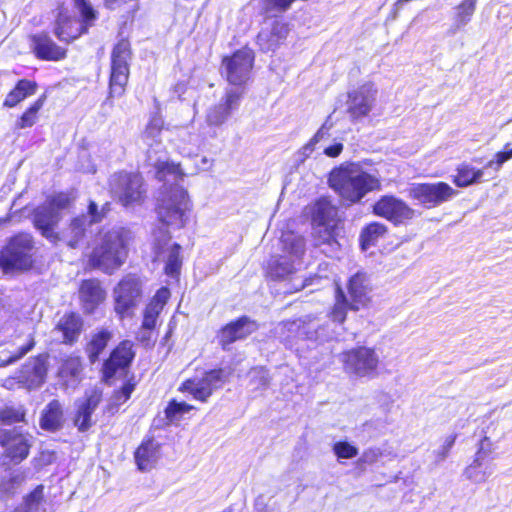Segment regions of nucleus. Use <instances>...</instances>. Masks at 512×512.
<instances>
[{
  "mask_svg": "<svg viewBox=\"0 0 512 512\" xmlns=\"http://www.w3.org/2000/svg\"><path fill=\"white\" fill-rule=\"evenodd\" d=\"M329 187L347 205L361 202L369 193L382 188L381 179L364 170L358 163L345 162L334 167L328 175Z\"/></svg>",
  "mask_w": 512,
  "mask_h": 512,
  "instance_id": "1",
  "label": "nucleus"
},
{
  "mask_svg": "<svg viewBox=\"0 0 512 512\" xmlns=\"http://www.w3.org/2000/svg\"><path fill=\"white\" fill-rule=\"evenodd\" d=\"M129 255L128 241L120 230H109L93 241L83 258L85 269L99 270L107 275L118 271Z\"/></svg>",
  "mask_w": 512,
  "mask_h": 512,
  "instance_id": "2",
  "label": "nucleus"
},
{
  "mask_svg": "<svg viewBox=\"0 0 512 512\" xmlns=\"http://www.w3.org/2000/svg\"><path fill=\"white\" fill-rule=\"evenodd\" d=\"M371 291L368 275L364 271H357L348 278L346 291L337 284L334 302L327 314L329 320L335 324H344L349 311L358 312L370 305Z\"/></svg>",
  "mask_w": 512,
  "mask_h": 512,
  "instance_id": "3",
  "label": "nucleus"
},
{
  "mask_svg": "<svg viewBox=\"0 0 512 512\" xmlns=\"http://www.w3.org/2000/svg\"><path fill=\"white\" fill-rule=\"evenodd\" d=\"M112 198L123 208L143 206L148 200V184L140 171L118 170L108 180Z\"/></svg>",
  "mask_w": 512,
  "mask_h": 512,
  "instance_id": "4",
  "label": "nucleus"
},
{
  "mask_svg": "<svg viewBox=\"0 0 512 512\" xmlns=\"http://www.w3.org/2000/svg\"><path fill=\"white\" fill-rule=\"evenodd\" d=\"M133 51L128 38H120L112 47L106 101L125 95L130 79V61Z\"/></svg>",
  "mask_w": 512,
  "mask_h": 512,
  "instance_id": "5",
  "label": "nucleus"
},
{
  "mask_svg": "<svg viewBox=\"0 0 512 512\" xmlns=\"http://www.w3.org/2000/svg\"><path fill=\"white\" fill-rule=\"evenodd\" d=\"M34 242L28 235L11 236L0 249V269L4 273L28 271L34 266Z\"/></svg>",
  "mask_w": 512,
  "mask_h": 512,
  "instance_id": "6",
  "label": "nucleus"
},
{
  "mask_svg": "<svg viewBox=\"0 0 512 512\" xmlns=\"http://www.w3.org/2000/svg\"><path fill=\"white\" fill-rule=\"evenodd\" d=\"M254 64V51L250 47L244 46L222 57L221 74L228 84L243 91L251 79Z\"/></svg>",
  "mask_w": 512,
  "mask_h": 512,
  "instance_id": "7",
  "label": "nucleus"
},
{
  "mask_svg": "<svg viewBox=\"0 0 512 512\" xmlns=\"http://www.w3.org/2000/svg\"><path fill=\"white\" fill-rule=\"evenodd\" d=\"M229 373L225 368L216 367L204 371L201 378L190 377L181 382L178 391L190 395L200 403H207L215 391L228 382Z\"/></svg>",
  "mask_w": 512,
  "mask_h": 512,
  "instance_id": "8",
  "label": "nucleus"
},
{
  "mask_svg": "<svg viewBox=\"0 0 512 512\" xmlns=\"http://www.w3.org/2000/svg\"><path fill=\"white\" fill-rule=\"evenodd\" d=\"M136 357L134 343L131 340H121L109 352L100 367V379L105 384L112 382L129 372Z\"/></svg>",
  "mask_w": 512,
  "mask_h": 512,
  "instance_id": "9",
  "label": "nucleus"
},
{
  "mask_svg": "<svg viewBox=\"0 0 512 512\" xmlns=\"http://www.w3.org/2000/svg\"><path fill=\"white\" fill-rule=\"evenodd\" d=\"M142 296L140 278L133 273L124 275L113 289L114 312L120 320L131 317Z\"/></svg>",
  "mask_w": 512,
  "mask_h": 512,
  "instance_id": "10",
  "label": "nucleus"
},
{
  "mask_svg": "<svg viewBox=\"0 0 512 512\" xmlns=\"http://www.w3.org/2000/svg\"><path fill=\"white\" fill-rule=\"evenodd\" d=\"M343 369L356 377L372 378L377 375L380 364L375 348L356 346L341 353Z\"/></svg>",
  "mask_w": 512,
  "mask_h": 512,
  "instance_id": "11",
  "label": "nucleus"
},
{
  "mask_svg": "<svg viewBox=\"0 0 512 512\" xmlns=\"http://www.w3.org/2000/svg\"><path fill=\"white\" fill-rule=\"evenodd\" d=\"M190 210V201L185 190L170 191L164 195L156 207L158 220L166 226L183 228L185 214Z\"/></svg>",
  "mask_w": 512,
  "mask_h": 512,
  "instance_id": "12",
  "label": "nucleus"
},
{
  "mask_svg": "<svg viewBox=\"0 0 512 512\" xmlns=\"http://www.w3.org/2000/svg\"><path fill=\"white\" fill-rule=\"evenodd\" d=\"M373 215L383 218L394 226L411 223L416 217V210L405 200L392 194L380 196L372 205Z\"/></svg>",
  "mask_w": 512,
  "mask_h": 512,
  "instance_id": "13",
  "label": "nucleus"
},
{
  "mask_svg": "<svg viewBox=\"0 0 512 512\" xmlns=\"http://www.w3.org/2000/svg\"><path fill=\"white\" fill-rule=\"evenodd\" d=\"M457 192L446 182L414 183L409 197L426 209H433L450 200Z\"/></svg>",
  "mask_w": 512,
  "mask_h": 512,
  "instance_id": "14",
  "label": "nucleus"
},
{
  "mask_svg": "<svg viewBox=\"0 0 512 512\" xmlns=\"http://www.w3.org/2000/svg\"><path fill=\"white\" fill-rule=\"evenodd\" d=\"M310 216L312 222L317 226L329 228L328 237L320 240L318 245L328 244L330 246H339L334 231L341 220L338 215V207L332 202L330 197L321 196L317 198L311 206Z\"/></svg>",
  "mask_w": 512,
  "mask_h": 512,
  "instance_id": "15",
  "label": "nucleus"
},
{
  "mask_svg": "<svg viewBox=\"0 0 512 512\" xmlns=\"http://www.w3.org/2000/svg\"><path fill=\"white\" fill-rule=\"evenodd\" d=\"M259 328L256 320L247 315H241L221 326L216 332L218 346L223 351H230L232 345L244 341Z\"/></svg>",
  "mask_w": 512,
  "mask_h": 512,
  "instance_id": "16",
  "label": "nucleus"
},
{
  "mask_svg": "<svg viewBox=\"0 0 512 512\" xmlns=\"http://www.w3.org/2000/svg\"><path fill=\"white\" fill-rule=\"evenodd\" d=\"M32 445L25 434L16 429H0L1 458L4 462L18 465L30 454Z\"/></svg>",
  "mask_w": 512,
  "mask_h": 512,
  "instance_id": "17",
  "label": "nucleus"
},
{
  "mask_svg": "<svg viewBox=\"0 0 512 512\" xmlns=\"http://www.w3.org/2000/svg\"><path fill=\"white\" fill-rule=\"evenodd\" d=\"M28 41L31 53L39 61L59 62L67 58V48L59 45L48 31L32 33Z\"/></svg>",
  "mask_w": 512,
  "mask_h": 512,
  "instance_id": "18",
  "label": "nucleus"
},
{
  "mask_svg": "<svg viewBox=\"0 0 512 512\" xmlns=\"http://www.w3.org/2000/svg\"><path fill=\"white\" fill-rule=\"evenodd\" d=\"M243 94L241 90H226L221 101L208 109L205 117L207 125L219 127L225 124L232 113L239 108Z\"/></svg>",
  "mask_w": 512,
  "mask_h": 512,
  "instance_id": "19",
  "label": "nucleus"
},
{
  "mask_svg": "<svg viewBox=\"0 0 512 512\" xmlns=\"http://www.w3.org/2000/svg\"><path fill=\"white\" fill-rule=\"evenodd\" d=\"M47 360V353H40L29 358L18 370L19 383L28 389H36L42 386L48 373Z\"/></svg>",
  "mask_w": 512,
  "mask_h": 512,
  "instance_id": "20",
  "label": "nucleus"
},
{
  "mask_svg": "<svg viewBox=\"0 0 512 512\" xmlns=\"http://www.w3.org/2000/svg\"><path fill=\"white\" fill-rule=\"evenodd\" d=\"M53 33L60 42L65 44H71L83 35L88 34L77 20V17L63 6L58 9L53 21Z\"/></svg>",
  "mask_w": 512,
  "mask_h": 512,
  "instance_id": "21",
  "label": "nucleus"
},
{
  "mask_svg": "<svg viewBox=\"0 0 512 512\" xmlns=\"http://www.w3.org/2000/svg\"><path fill=\"white\" fill-rule=\"evenodd\" d=\"M103 400V391L92 388L86 391L82 401L77 405L73 416V425L81 433L87 432L93 425L92 415Z\"/></svg>",
  "mask_w": 512,
  "mask_h": 512,
  "instance_id": "22",
  "label": "nucleus"
},
{
  "mask_svg": "<svg viewBox=\"0 0 512 512\" xmlns=\"http://www.w3.org/2000/svg\"><path fill=\"white\" fill-rule=\"evenodd\" d=\"M80 305L86 314H93L107 298V292L100 279H83L78 286Z\"/></svg>",
  "mask_w": 512,
  "mask_h": 512,
  "instance_id": "23",
  "label": "nucleus"
},
{
  "mask_svg": "<svg viewBox=\"0 0 512 512\" xmlns=\"http://www.w3.org/2000/svg\"><path fill=\"white\" fill-rule=\"evenodd\" d=\"M19 339L20 336H16L0 344V368L17 363L36 346V340L32 334L28 335L23 343H19Z\"/></svg>",
  "mask_w": 512,
  "mask_h": 512,
  "instance_id": "24",
  "label": "nucleus"
},
{
  "mask_svg": "<svg viewBox=\"0 0 512 512\" xmlns=\"http://www.w3.org/2000/svg\"><path fill=\"white\" fill-rule=\"evenodd\" d=\"M84 330V320L78 312H65L54 326L61 336V343L66 346H74L78 343Z\"/></svg>",
  "mask_w": 512,
  "mask_h": 512,
  "instance_id": "25",
  "label": "nucleus"
},
{
  "mask_svg": "<svg viewBox=\"0 0 512 512\" xmlns=\"http://www.w3.org/2000/svg\"><path fill=\"white\" fill-rule=\"evenodd\" d=\"M289 24L282 19H275L270 30H260L256 35V44L262 52L275 51L289 34Z\"/></svg>",
  "mask_w": 512,
  "mask_h": 512,
  "instance_id": "26",
  "label": "nucleus"
},
{
  "mask_svg": "<svg viewBox=\"0 0 512 512\" xmlns=\"http://www.w3.org/2000/svg\"><path fill=\"white\" fill-rule=\"evenodd\" d=\"M376 91L371 89V93L361 87L347 94V113L352 120H359L369 115L375 102Z\"/></svg>",
  "mask_w": 512,
  "mask_h": 512,
  "instance_id": "27",
  "label": "nucleus"
},
{
  "mask_svg": "<svg viewBox=\"0 0 512 512\" xmlns=\"http://www.w3.org/2000/svg\"><path fill=\"white\" fill-rule=\"evenodd\" d=\"M170 296V290L166 286H163L156 291L143 311V319L141 323L142 330L153 331L156 329L157 320Z\"/></svg>",
  "mask_w": 512,
  "mask_h": 512,
  "instance_id": "28",
  "label": "nucleus"
},
{
  "mask_svg": "<svg viewBox=\"0 0 512 512\" xmlns=\"http://www.w3.org/2000/svg\"><path fill=\"white\" fill-rule=\"evenodd\" d=\"M112 339L113 331L107 327H99L90 334L84 345V351L90 364L99 361Z\"/></svg>",
  "mask_w": 512,
  "mask_h": 512,
  "instance_id": "29",
  "label": "nucleus"
},
{
  "mask_svg": "<svg viewBox=\"0 0 512 512\" xmlns=\"http://www.w3.org/2000/svg\"><path fill=\"white\" fill-rule=\"evenodd\" d=\"M159 450L160 444L155 438L152 435H146L133 453L137 469L142 472L150 470L158 458Z\"/></svg>",
  "mask_w": 512,
  "mask_h": 512,
  "instance_id": "30",
  "label": "nucleus"
},
{
  "mask_svg": "<svg viewBox=\"0 0 512 512\" xmlns=\"http://www.w3.org/2000/svg\"><path fill=\"white\" fill-rule=\"evenodd\" d=\"M61 220V215L49 208H37L33 212L32 222L34 227L40 231L41 235L45 238L55 241L59 239L58 234L54 231Z\"/></svg>",
  "mask_w": 512,
  "mask_h": 512,
  "instance_id": "31",
  "label": "nucleus"
},
{
  "mask_svg": "<svg viewBox=\"0 0 512 512\" xmlns=\"http://www.w3.org/2000/svg\"><path fill=\"white\" fill-rule=\"evenodd\" d=\"M37 90L38 84L35 80L28 78L18 79L6 94L2 106L7 109L15 108L24 100L33 96Z\"/></svg>",
  "mask_w": 512,
  "mask_h": 512,
  "instance_id": "32",
  "label": "nucleus"
},
{
  "mask_svg": "<svg viewBox=\"0 0 512 512\" xmlns=\"http://www.w3.org/2000/svg\"><path fill=\"white\" fill-rule=\"evenodd\" d=\"M64 420L63 404L60 400L53 399L42 410L39 426L42 430L53 433L63 427Z\"/></svg>",
  "mask_w": 512,
  "mask_h": 512,
  "instance_id": "33",
  "label": "nucleus"
},
{
  "mask_svg": "<svg viewBox=\"0 0 512 512\" xmlns=\"http://www.w3.org/2000/svg\"><path fill=\"white\" fill-rule=\"evenodd\" d=\"M47 100V94L42 93L38 98L32 101L17 117L13 129L21 131L36 125L40 119V112Z\"/></svg>",
  "mask_w": 512,
  "mask_h": 512,
  "instance_id": "34",
  "label": "nucleus"
},
{
  "mask_svg": "<svg viewBox=\"0 0 512 512\" xmlns=\"http://www.w3.org/2000/svg\"><path fill=\"white\" fill-rule=\"evenodd\" d=\"M389 234V228L386 224L379 221H372L365 224L359 234V245L362 251L374 247L378 242L386 238Z\"/></svg>",
  "mask_w": 512,
  "mask_h": 512,
  "instance_id": "35",
  "label": "nucleus"
},
{
  "mask_svg": "<svg viewBox=\"0 0 512 512\" xmlns=\"http://www.w3.org/2000/svg\"><path fill=\"white\" fill-rule=\"evenodd\" d=\"M491 452V443L487 436H484L479 443L478 450L470 465L464 471L466 477L470 480L480 481L484 479L485 472L481 470L483 460Z\"/></svg>",
  "mask_w": 512,
  "mask_h": 512,
  "instance_id": "36",
  "label": "nucleus"
},
{
  "mask_svg": "<svg viewBox=\"0 0 512 512\" xmlns=\"http://www.w3.org/2000/svg\"><path fill=\"white\" fill-rule=\"evenodd\" d=\"M84 370L82 358L79 355H66L58 368V375L65 381L80 380Z\"/></svg>",
  "mask_w": 512,
  "mask_h": 512,
  "instance_id": "37",
  "label": "nucleus"
},
{
  "mask_svg": "<svg viewBox=\"0 0 512 512\" xmlns=\"http://www.w3.org/2000/svg\"><path fill=\"white\" fill-rule=\"evenodd\" d=\"M45 502V486L38 484L23 497L19 512H44Z\"/></svg>",
  "mask_w": 512,
  "mask_h": 512,
  "instance_id": "38",
  "label": "nucleus"
},
{
  "mask_svg": "<svg viewBox=\"0 0 512 512\" xmlns=\"http://www.w3.org/2000/svg\"><path fill=\"white\" fill-rule=\"evenodd\" d=\"M482 176L483 171L481 169L462 163L456 168V175L453 176L452 181L457 187L463 188L479 182Z\"/></svg>",
  "mask_w": 512,
  "mask_h": 512,
  "instance_id": "39",
  "label": "nucleus"
},
{
  "mask_svg": "<svg viewBox=\"0 0 512 512\" xmlns=\"http://www.w3.org/2000/svg\"><path fill=\"white\" fill-rule=\"evenodd\" d=\"M73 6L79 13L77 20L89 33L90 28L93 27L98 20V11L89 0H73Z\"/></svg>",
  "mask_w": 512,
  "mask_h": 512,
  "instance_id": "40",
  "label": "nucleus"
},
{
  "mask_svg": "<svg viewBox=\"0 0 512 512\" xmlns=\"http://www.w3.org/2000/svg\"><path fill=\"white\" fill-rule=\"evenodd\" d=\"M75 195L70 191L56 192L46 198V207L59 213L61 210H67L73 206Z\"/></svg>",
  "mask_w": 512,
  "mask_h": 512,
  "instance_id": "41",
  "label": "nucleus"
},
{
  "mask_svg": "<svg viewBox=\"0 0 512 512\" xmlns=\"http://www.w3.org/2000/svg\"><path fill=\"white\" fill-rule=\"evenodd\" d=\"M91 224L88 222L86 215L81 214L73 217L68 225V229L72 236L69 246L75 248L78 243L85 237L87 228Z\"/></svg>",
  "mask_w": 512,
  "mask_h": 512,
  "instance_id": "42",
  "label": "nucleus"
},
{
  "mask_svg": "<svg viewBox=\"0 0 512 512\" xmlns=\"http://www.w3.org/2000/svg\"><path fill=\"white\" fill-rule=\"evenodd\" d=\"M195 409L196 407L194 405L185 401H177L173 398L168 401L164 409L165 419L169 423H173L175 421L181 420L184 414L189 413Z\"/></svg>",
  "mask_w": 512,
  "mask_h": 512,
  "instance_id": "43",
  "label": "nucleus"
},
{
  "mask_svg": "<svg viewBox=\"0 0 512 512\" xmlns=\"http://www.w3.org/2000/svg\"><path fill=\"white\" fill-rule=\"evenodd\" d=\"M181 245L174 243L164 266V273L173 278H178L182 268Z\"/></svg>",
  "mask_w": 512,
  "mask_h": 512,
  "instance_id": "44",
  "label": "nucleus"
},
{
  "mask_svg": "<svg viewBox=\"0 0 512 512\" xmlns=\"http://www.w3.org/2000/svg\"><path fill=\"white\" fill-rule=\"evenodd\" d=\"M26 410L23 406H4L0 409V422L4 424H14L24 422Z\"/></svg>",
  "mask_w": 512,
  "mask_h": 512,
  "instance_id": "45",
  "label": "nucleus"
},
{
  "mask_svg": "<svg viewBox=\"0 0 512 512\" xmlns=\"http://www.w3.org/2000/svg\"><path fill=\"white\" fill-rule=\"evenodd\" d=\"M476 4L477 0H462L456 6V21L461 25L468 23L476 10Z\"/></svg>",
  "mask_w": 512,
  "mask_h": 512,
  "instance_id": "46",
  "label": "nucleus"
},
{
  "mask_svg": "<svg viewBox=\"0 0 512 512\" xmlns=\"http://www.w3.org/2000/svg\"><path fill=\"white\" fill-rule=\"evenodd\" d=\"M136 386L137 382L132 375L130 378L126 379L119 388L113 391V398L118 404L126 403L131 398Z\"/></svg>",
  "mask_w": 512,
  "mask_h": 512,
  "instance_id": "47",
  "label": "nucleus"
},
{
  "mask_svg": "<svg viewBox=\"0 0 512 512\" xmlns=\"http://www.w3.org/2000/svg\"><path fill=\"white\" fill-rule=\"evenodd\" d=\"M156 177L158 179H163L167 175H175L179 178L184 176L182 171V167L180 163H174L169 161H159L155 165Z\"/></svg>",
  "mask_w": 512,
  "mask_h": 512,
  "instance_id": "48",
  "label": "nucleus"
},
{
  "mask_svg": "<svg viewBox=\"0 0 512 512\" xmlns=\"http://www.w3.org/2000/svg\"><path fill=\"white\" fill-rule=\"evenodd\" d=\"M26 480V473L22 469L13 470L8 476L1 481V488L5 492H13Z\"/></svg>",
  "mask_w": 512,
  "mask_h": 512,
  "instance_id": "49",
  "label": "nucleus"
},
{
  "mask_svg": "<svg viewBox=\"0 0 512 512\" xmlns=\"http://www.w3.org/2000/svg\"><path fill=\"white\" fill-rule=\"evenodd\" d=\"M333 452L338 458L351 459L358 455V448L347 441H338L333 445Z\"/></svg>",
  "mask_w": 512,
  "mask_h": 512,
  "instance_id": "50",
  "label": "nucleus"
},
{
  "mask_svg": "<svg viewBox=\"0 0 512 512\" xmlns=\"http://www.w3.org/2000/svg\"><path fill=\"white\" fill-rule=\"evenodd\" d=\"M103 5L111 11L126 7H131L135 11L138 9V0H103Z\"/></svg>",
  "mask_w": 512,
  "mask_h": 512,
  "instance_id": "51",
  "label": "nucleus"
},
{
  "mask_svg": "<svg viewBox=\"0 0 512 512\" xmlns=\"http://www.w3.org/2000/svg\"><path fill=\"white\" fill-rule=\"evenodd\" d=\"M269 382L270 378L265 368L259 367L254 369V376L251 379V383L254 384L256 388H266Z\"/></svg>",
  "mask_w": 512,
  "mask_h": 512,
  "instance_id": "52",
  "label": "nucleus"
},
{
  "mask_svg": "<svg viewBox=\"0 0 512 512\" xmlns=\"http://www.w3.org/2000/svg\"><path fill=\"white\" fill-rule=\"evenodd\" d=\"M456 439H457L456 434H451L446 437L443 445L441 446L439 451H437V453H436L437 460L442 461L448 457V455L451 452L452 447L454 446V444L456 442Z\"/></svg>",
  "mask_w": 512,
  "mask_h": 512,
  "instance_id": "53",
  "label": "nucleus"
},
{
  "mask_svg": "<svg viewBox=\"0 0 512 512\" xmlns=\"http://www.w3.org/2000/svg\"><path fill=\"white\" fill-rule=\"evenodd\" d=\"M87 212L90 216L88 222L92 224L100 223L104 218V213L98 209V205L95 201H90L88 203Z\"/></svg>",
  "mask_w": 512,
  "mask_h": 512,
  "instance_id": "54",
  "label": "nucleus"
},
{
  "mask_svg": "<svg viewBox=\"0 0 512 512\" xmlns=\"http://www.w3.org/2000/svg\"><path fill=\"white\" fill-rule=\"evenodd\" d=\"M510 144L507 143L504 145V150L499 151L494 155V161L497 167H501L506 161L512 158V147L509 148Z\"/></svg>",
  "mask_w": 512,
  "mask_h": 512,
  "instance_id": "55",
  "label": "nucleus"
},
{
  "mask_svg": "<svg viewBox=\"0 0 512 512\" xmlns=\"http://www.w3.org/2000/svg\"><path fill=\"white\" fill-rule=\"evenodd\" d=\"M343 149V144L338 142L326 147L323 153L330 158H336L342 153Z\"/></svg>",
  "mask_w": 512,
  "mask_h": 512,
  "instance_id": "56",
  "label": "nucleus"
},
{
  "mask_svg": "<svg viewBox=\"0 0 512 512\" xmlns=\"http://www.w3.org/2000/svg\"><path fill=\"white\" fill-rule=\"evenodd\" d=\"M323 127L320 128L313 136L312 138L304 145L305 150L313 151L314 146L322 139L323 137Z\"/></svg>",
  "mask_w": 512,
  "mask_h": 512,
  "instance_id": "57",
  "label": "nucleus"
},
{
  "mask_svg": "<svg viewBox=\"0 0 512 512\" xmlns=\"http://www.w3.org/2000/svg\"><path fill=\"white\" fill-rule=\"evenodd\" d=\"M56 458L54 451H42L39 455V460L43 462L44 465L51 464Z\"/></svg>",
  "mask_w": 512,
  "mask_h": 512,
  "instance_id": "58",
  "label": "nucleus"
},
{
  "mask_svg": "<svg viewBox=\"0 0 512 512\" xmlns=\"http://www.w3.org/2000/svg\"><path fill=\"white\" fill-rule=\"evenodd\" d=\"M139 341H140L141 343H146V344H148V343L151 341V337H150V335H145V334H143V335L139 338Z\"/></svg>",
  "mask_w": 512,
  "mask_h": 512,
  "instance_id": "59",
  "label": "nucleus"
},
{
  "mask_svg": "<svg viewBox=\"0 0 512 512\" xmlns=\"http://www.w3.org/2000/svg\"><path fill=\"white\" fill-rule=\"evenodd\" d=\"M379 456V453L374 451V450H371V459H370V462L371 463H374L376 462L377 458Z\"/></svg>",
  "mask_w": 512,
  "mask_h": 512,
  "instance_id": "60",
  "label": "nucleus"
},
{
  "mask_svg": "<svg viewBox=\"0 0 512 512\" xmlns=\"http://www.w3.org/2000/svg\"><path fill=\"white\" fill-rule=\"evenodd\" d=\"M109 210H110V203L106 202L105 204H103L100 211L103 212L105 215Z\"/></svg>",
  "mask_w": 512,
  "mask_h": 512,
  "instance_id": "61",
  "label": "nucleus"
},
{
  "mask_svg": "<svg viewBox=\"0 0 512 512\" xmlns=\"http://www.w3.org/2000/svg\"><path fill=\"white\" fill-rule=\"evenodd\" d=\"M297 245L299 246V248H300V253L302 254V253H303V251H304V242H303V240H302V239H298V240H297Z\"/></svg>",
  "mask_w": 512,
  "mask_h": 512,
  "instance_id": "62",
  "label": "nucleus"
},
{
  "mask_svg": "<svg viewBox=\"0 0 512 512\" xmlns=\"http://www.w3.org/2000/svg\"><path fill=\"white\" fill-rule=\"evenodd\" d=\"M223 512H232V510H230V509H226V510H224Z\"/></svg>",
  "mask_w": 512,
  "mask_h": 512,
  "instance_id": "63",
  "label": "nucleus"
}]
</instances>
